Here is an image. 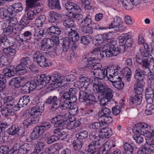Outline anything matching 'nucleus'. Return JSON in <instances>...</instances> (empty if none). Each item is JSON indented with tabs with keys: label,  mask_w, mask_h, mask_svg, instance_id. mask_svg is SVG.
Returning a JSON list of instances; mask_svg holds the SVG:
<instances>
[{
	"label": "nucleus",
	"mask_w": 154,
	"mask_h": 154,
	"mask_svg": "<svg viewBox=\"0 0 154 154\" xmlns=\"http://www.w3.org/2000/svg\"><path fill=\"white\" fill-rule=\"evenodd\" d=\"M30 149V145L27 143H24L20 146L17 152V154H27Z\"/></svg>",
	"instance_id": "nucleus-27"
},
{
	"label": "nucleus",
	"mask_w": 154,
	"mask_h": 154,
	"mask_svg": "<svg viewBox=\"0 0 154 154\" xmlns=\"http://www.w3.org/2000/svg\"><path fill=\"white\" fill-rule=\"evenodd\" d=\"M124 154H133L134 148L133 146L128 143L124 145Z\"/></svg>",
	"instance_id": "nucleus-39"
},
{
	"label": "nucleus",
	"mask_w": 154,
	"mask_h": 154,
	"mask_svg": "<svg viewBox=\"0 0 154 154\" xmlns=\"http://www.w3.org/2000/svg\"><path fill=\"white\" fill-rule=\"evenodd\" d=\"M111 33H104L102 36H101V38H103L104 43H106V45L108 44L111 45L112 42V37L111 35Z\"/></svg>",
	"instance_id": "nucleus-44"
},
{
	"label": "nucleus",
	"mask_w": 154,
	"mask_h": 154,
	"mask_svg": "<svg viewBox=\"0 0 154 154\" xmlns=\"http://www.w3.org/2000/svg\"><path fill=\"white\" fill-rule=\"evenodd\" d=\"M60 137V136L59 137L55 135L48 136L46 137V142L48 144L51 143L54 141L58 140Z\"/></svg>",
	"instance_id": "nucleus-60"
},
{
	"label": "nucleus",
	"mask_w": 154,
	"mask_h": 154,
	"mask_svg": "<svg viewBox=\"0 0 154 154\" xmlns=\"http://www.w3.org/2000/svg\"><path fill=\"white\" fill-rule=\"evenodd\" d=\"M78 149H80L83 146V140H79V139L83 140L87 137V132L83 131L78 133Z\"/></svg>",
	"instance_id": "nucleus-29"
},
{
	"label": "nucleus",
	"mask_w": 154,
	"mask_h": 154,
	"mask_svg": "<svg viewBox=\"0 0 154 154\" xmlns=\"http://www.w3.org/2000/svg\"><path fill=\"white\" fill-rule=\"evenodd\" d=\"M30 100L29 97L28 96H24L22 98L20 99L18 101L19 105L22 107L26 106L29 102Z\"/></svg>",
	"instance_id": "nucleus-46"
},
{
	"label": "nucleus",
	"mask_w": 154,
	"mask_h": 154,
	"mask_svg": "<svg viewBox=\"0 0 154 154\" xmlns=\"http://www.w3.org/2000/svg\"><path fill=\"white\" fill-rule=\"evenodd\" d=\"M141 96L137 95H135L131 99V100L130 102V104H135L136 105L140 104L141 103Z\"/></svg>",
	"instance_id": "nucleus-56"
},
{
	"label": "nucleus",
	"mask_w": 154,
	"mask_h": 154,
	"mask_svg": "<svg viewBox=\"0 0 154 154\" xmlns=\"http://www.w3.org/2000/svg\"><path fill=\"white\" fill-rule=\"evenodd\" d=\"M44 33V29L41 28L37 30L35 33L34 34V36L35 39L38 40H39L43 37Z\"/></svg>",
	"instance_id": "nucleus-53"
},
{
	"label": "nucleus",
	"mask_w": 154,
	"mask_h": 154,
	"mask_svg": "<svg viewBox=\"0 0 154 154\" xmlns=\"http://www.w3.org/2000/svg\"><path fill=\"white\" fill-rule=\"evenodd\" d=\"M61 33L60 29L57 26H52L47 29L45 35L52 37V39L48 38V49L53 47L55 45H57L59 44L60 42L58 36Z\"/></svg>",
	"instance_id": "nucleus-2"
},
{
	"label": "nucleus",
	"mask_w": 154,
	"mask_h": 154,
	"mask_svg": "<svg viewBox=\"0 0 154 154\" xmlns=\"http://www.w3.org/2000/svg\"><path fill=\"white\" fill-rule=\"evenodd\" d=\"M112 148L111 145L109 143H105L103 146V149L100 154H110V150Z\"/></svg>",
	"instance_id": "nucleus-55"
},
{
	"label": "nucleus",
	"mask_w": 154,
	"mask_h": 154,
	"mask_svg": "<svg viewBox=\"0 0 154 154\" xmlns=\"http://www.w3.org/2000/svg\"><path fill=\"white\" fill-rule=\"evenodd\" d=\"M61 103L60 98H58L56 96H50L46 101V103L48 104H52L51 109L55 110L59 108L60 106Z\"/></svg>",
	"instance_id": "nucleus-8"
},
{
	"label": "nucleus",
	"mask_w": 154,
	"mask_h": 154,
	"mask_svg": "<svg viewBox=\"0 0 154 154\" xmlns=\"http://www.w3.org/2000/svg\"><path fill=\"white\" fill-rule=\"evenodd\" d=\"M14 38L5 36H0V47L4 48L5 47L11 46L13 44Z\"/></svg>",
	"instance_id": "nucleus-12"
},
{
	"label": "nucleus",
	"mask_w": 154,
	"mask_h": 154,
	"mask_svg": "<svg viewBox=\"0 0 154 154\" xmlns=\"http://www.w3.org/2000/svg\"><path fill=\"white\" fill-rule=\"evenodd\" d=\"M91 21V17L90 15H88L85 19L81 20V22H79V25L81 27L89 26L90 24H92Z\"/></svg>",
	"instance_id": "nucleus-37"
},
{
	"label": "nucleus",
	"mask_w": 154,
	"mask_h": 154,
	"mask_svg": "<svg viewBox=\"0 0 154 154\" xmlns=\"http://www.w3.org/2000/svg\"><path fill=\"white\" fill-rule=\"evenodd\" d=\"M119 81H116L115 80H112V82H111L112 83V85L116 88L119 90L122 89L124 85L123 82L121 80V79H120Z\"/></svg>",
	"instance_id": "nucleus-43"
},
{
	"label": "nucleus",
	"mask_w": 154,
	"mask_h": 154,
	"mask_svg": "<svg viewBox=\"0 0 154 154\" xmlns=\"http://www.w3.org/2000/svg\"><path fill=\"white\" fill-rule=\"evenodd\" d=\"M79 78V80L78 81V87L79 89L82 88L81 90L79 89V92L82 89H83V91H85V93L87 92V89H85V88H82L85 85V83L88 82L89 81V79L88 78L83 75H79L78 76ZM80 92H79V93Z\"/></svg>",
	"instance_id": "nucleus-20"
},
{
	"label": "nucleus",
	"mask_w": 154,
	"mask_h": 154,
	"mask_svg": "<svg viewBox=\"0 0 154 154\" xmlns=\"http://www.w3.org/2000/svg\"><path fill=\"white\" fill-rule=\"evenodd\" d=\"M1 112L2 116L5 117L8 116L10 115L14 116L16 115L14 112L12 111L11 108L8 107L3 108Z\"/></svg>",
	"instance_id": "nucleus-36"
},
{
	"label": "nucleus",
	"mask_w": 154,
	"mask_h": 154,
	"mask_svg": "<svg viewBox=\"0 0 154 154\" xmlns=\"http://www.w3.org/2000/svg\"><path fill=\"white\" fill-rule=\"evenodd\" d=\"M70 17L65 20L63 23L64 26L66 28H70L71 27L74 28V21L73 19H72V17Z\"/></svg>",
	"instance_id": "nucleus-49"
},
{
	"label": "nucleus",
	"mask_w": 154,
	"mask_h": 154,
	"mask_svg": "<svg viewBox=\"0 0 154 154\" xmlns=\"http://www.w3.org/2000/svg\"><path fill=\"white\" fill-rule=\"evenodd\" d=\"M106 69H100L99 67L94 69L93 71V74L95 77L100 79H104L107 74L106 73Z\"/></svg>",
	"instance_id": "nucleus-15"
},
{
	"label": "nucleus",
	"mask_w": 154,
	"mask_h": 154,
	"mask_svg": "<svg viewBox=\"0 0 154 154\" xmlns=\"http://www.w3.org/2000/svg\"><path fill=\"white\" fill-rule=\"evenodd\" d=\"M39 81L41 85H42V88L45 86L46 85L50 83L51 79V76L46 75L45 74H42L37 78Z\"/></svg>",
	"instance_id": "nucleus-24"
},
{
	"label": "nucleus",
	"mask_w": 154,
	"mask_h": 154,
	"mask_svg": "<svg viewBox=\"0 0 154 154\" xmlns=\"http://www.w3.org/2000/svg\"><path fill=\"white\" fill-rule=\"evenodd\" d=\"M29 83V87L32 91L35 89H36V90H39L42 88V85L40 84L39 81L38 80L37 78L36 79L31 81Z\"/></svg>",
	"instance_id": "nucleus-26"
},
{
	"label": "nucleus",
	"mask_w": 154,
	"mask_h": 154,
	"mask_svg": "<svg viewBox=\"0 0 154 154\" xmlns=\"http://www.w3.org/2000/svg\"><path fill=\"white\" fill-rule=\"evenodd\" d=\"M47 54L42 51H36L35 52L34 58L40 66L42 67H46L49 65L47 60Z\"/></svg>",
	"instance_id": "nucleus-6"
},
{
	"label": "nucleus",
	"mask_w": 154,
	"mask_h": 154,
	"mask_svg": "<svg viewBox=\"0 0 154 154\" xmlns=\"http://www.w3.org/2000/svg\"><path fill=\"white\" fill-rule=\"evenodd\" d=\"M3 101L5 106L6 107H8L10 108L14 105V102L13 97L11 96L4 97Z\"/></svg>",
	"instance_id": "nucleus-34"
},
{
	"label": "nucleus",
	"mask_w": 154,
	"mask_h": 154,
	"mask_svg": "<svg viewBox=\"0 0 154 154\" xmlns=\"http://www.w3.org/2000/svg\"><path fill=\"white\" fill-rule=\"evenodd\" d=\"M68 36L69 39L71 40L72 46L71 47V50L74 51L77 48L76 45V42L77 40V32H70L69 33Z\"/></svg>",
	"instance_id": "nucleus-22"
},
{
	"label": "nucleus",
	"mask_w": 154,
	"mask_h": 154,
	"mask_svg": "<svg viewBox=\"0 0 154 154\" xmlns=\"http://www.w3.org/2000/svg\"><path fill=\"white\" fill-rule=\"evenodd\" d=\"M70 39L68 38H65L63 42V50L65 52H66L69 48L70 44Z\"/></svg>",
	"instance_id": "nucleus-62"
},
{
	"label": "nucleus",
	"mask_w": 154,
	"mask_h": 154,
	"mask_svg": "<svg viewBox=\"0 0 154 154\" xmlns=\"http://www.w3.org/2000/svg\"><path fill=\"white\" fill-rule=\"evenodd\" d=\"M21 79L20 77L14 78L10 80L9 85L10 86H14L15 88H18L21 86Z\"/></svg>",
	"instance_id": "nucleus-33"
},
{
	"label": "nucleus",
	"mask_w": 154,
	"mask_h": 154,
	"mask_svg": "<svg viewBox=\"0 0 154 154\" xmlns=\"http://www.w3.org/2000/svg\"><path fill=\"white\" fill-rule=\"evenodd\" d=\"M23 9V5L20 2L13 4L8 8L9 11H11L13 14L15 13H18L22 11Z\"/></svg>",
	"instance_id": "nucleus-21"
},
{
	"label": "nucleus",
	"mask_w": 154,
	"mask_h": 154,
	"mask_svg": "<svg viewBox=\"0 0 154 154\" xmlns=\"http://www.w3.org/2000/svg\"><path fill=\"white\" fill-rule=\"evenodd\" d=\"M104 45H102L100 46V47H97L93 49L91 51V53L92 54V57H88L87 58L88 62L89 63L91 62L95 61L98 60V55L99 53L101 51H104L103 49Z\"/></svg>",
	"instance_id": "nucleus-14"
},
{
	"label": "nucleus",
	"mask_w": 154,
	"mask_h": 154,
	"mask_svg": "<svg viewBox=\"0 0 154 154\" xmlns=\"http://www.w3.org/2000/svg\"><path fill=\"white\" fill-rule=\"evenodd\" d=\"M38 122V119H32V118H28L24 120L23 122V125L28 127V126L31 125L32 124H34Z\"/></svg>",
	"instance_id": "nucleus-40"
},
{
	"label": "nucleus",
	"mask_w": 154,
	"mask_h": 154,
	"mask_svg": "<svg viewBox=\"0 0 154 154\" xmlns=\"http://www.w3.org/2000/svg\"><path fill=\"white\" fill-rule=\"evenodd\" d=\"M111 111L109 109L106 107H103L101 110L98 113L99 117L111 115Z\"/></svg>",
	"instance_id": "nucleus-51"
},
{
	"label": "nucleus",
	"mask_w": 154,
	"mask_h": 154,
	"mask_svg": "<svg viewBox=\"0 0 154 154\" xmlns=\"http://www.w3.org/2000/svg\"><path fill=\"white\" fill-rule=\"evenodd\" d=\"M123 23L121 18L117 16L115 17L114 18L113 21L109 25L108 28L109 29L116 28L118 26H119Z\"/></svg>",
	"instance_id": "nucleus-31"
},
{
	"label": "nucleus",
	"mask_w": 154,
	"mask_h": 154,
	"mask_svg": "<svg viewBox=\"0 0 154 154\" xmlns=\"http://www.w3.org/2000/svg\"><path fill=\"white\" fill-rule=\"evenodd\" d=\"M150 153V151L148 148L144 146L140 148L137 152L138 154H149Z\"/></svg>",
	"instance_id": "nucleus-64"
},
{
	"label": "nucleus",
	"mask_w": 154,
	"mask_h": 154,
	"mask_svg": "<svg viewBox=\"0 0 154 154\" xmlns=\"http://www.w3.org/2000/svg\"><path fill=\"white\" fill-rule=\"evenodd\" d=\"M83 89L80 92L79 101L81 102H83L86 106L91 108L94 107V104L98 101L100 102L101 105L105 106L106 105L110 100V99L102 95H96L95 97L94 95L85 93Z\"/></svg>",
	"instance_id": "nucleus-1"
},
{
	"label": "nucleus",
	"mask_w": 154,
	"mask_h": 154,
	"mask_svg": "<svg viewBox=\"0 0 154 154\" xmlns=\"http://www.w3.org/2000/svg\"><path fill=\"white\" fill-rule=\"evenodd\" d=\"M48 5L49 8L51 9H61L59 0H48Z\"/></svg>",
	"instance_id": "nucleus-28"
},
{
	"label": "nucleus",
	"mask_w": 154,
	"mask_h": 154,
	"mask_svg": "<svg viewBox=\"0 0 154 154\" xmlns=\"http://www.w3.org/2000/svg\"><path fill=\"white\" fill-rule=\"evenodd\" d=\"M106 74H107L106 77L110 82H112V80H115V79H117L116 77L119 73V69H115L114 67H107L106 69Z\"/></svg>",
	"instance_id": "nucleus-10"
},
{
	"label": "nucleus",
	"mask_w": 154,
	"mask_h": 154,
	"mask_svg": "<svg viewBox=\"0 0 154 154\" xmlns=\"http://www.w3.org/2000/svg\"><path fill=\"white\" fill-rule=\"evenodd\" d=\"M79 4H81L82 6V5L84 7L85 9L89 10L92 8L91 6L90 5L91 1L90 0H79Z\"/></svg>",
	"instance_id": "nucleus-48"
},
{
	"label": "nucleus",
	"mask_w": 154,
	"mask_h": 154,
	"mask_svg": "<svg viewBox=\"0 0 154 154\" xmlns=\"http://www.w3.org/2000/svg\"><path fill=\"white\" fill-rule=\"evenodd\" d=\"M51 126V125L48 122H43L41 123L40 125L37 126V127L43 134L46 130L50 128Z\"/></svg>",
	"instance_id": "nucleus-35"
},
{
	"label": "nucleus",
	"mask_w": 154,
	"mask_h": 154,
	"mask_svg": "<svg viewBox=\"0 0 154 154\" xmlns=\"http://www.w3.org/2000/svg\"><path fill=\"white\" fill-rule=\"evenodd\" d=\"M38 14L36 10H29L27 13V17L29 20H32L35 18Z\"/></svg>",
	"instance_id": "nucleus-63"
},
{
	"label": "nucleus",
	"mask_w": 154,
	"mask_h": 154,
	"mask_svg": "<svg viewBox=\"0 0 154 154\" xmlns=\"http://www.w3.org/2000/svg\"><path fill=\"white\" fill-rule=\"evenodd\" d=\"M104 50L105 54L107 57L116 56L119 55L121 52L124 53L122 46L119 48L112 45L106 44L104 45Z\"/></svg>",
	"instance_id": "nucleus-5"
},
{
	"label": "nucleus",
	"mask_w": 154,
	"mask_h": 154,
	"mask_svg": "<svg viewBox=\"0 0 154 154\" xmlns=\"http://www.w3.org/2000/svg\"><path fill=\"white\" fill-rule=\"evenodd\" d=\"M43 134L36 126L34 128L32 132L30 134L29 138L31 139L35 140L39 138L40 136L42 135Z\"/></svg>",
	"instance_id": "nucleus-30"
},
{
	"label": "nucleus",
	"mask_w": 154,
	"mask_h": 154,
	"mask_svg": "<svg viewBox=\"0 0 154 154\" xmlns=\"http://www.w3.org/2000/svg\"><path fill=\"white\" fill-rule=\"evenodd\" d=\"M15 67L12 65L7 66L3 71V74H0V81L6 82L5 77H11L14 75Z\"/></svg>",
	"instance_id": "nucleus-7"
},
{
	"label": "nucleus",
	"mask_w": 154,
	"mask_h": 154,
	"mask_svg": "<svg viewBox=\"0 0 154 154\" xmlns=\"http://www.w3.org/2000/svg\"><path fill=\"white\" fill-rule=\"evenodd\" d=\"M20 128L17 125H13L8 128V133L10 135H15L20 131Z\"/></svg>",
	"instance_id": "nucleus-38"
},
{
	"label": "nucleus",
	"mask_w": 154,
	"mask_h": 154,
	"mask_svg": "<svg viewBox=\"0 0 154 154\" xmlns=\"http://www.w3.org/2000/svg\"><path fill=\"white\" fill-rule=\"evenodd\" d=\"M49 21L51 23L54 22L62 17V14L54 11H51L49 12Z\"/></svg>",
	"instance_id": "nucleus-32"
},
{
	"label": "nucleus",
	"mask_w": 154,
	"mask_h": 154,
	"mask_svg": "<svg viewBox=\"0 0 154 154\" xmlns=\"http://www.w3.org/2000/svg\"><path fill=\"white\" fill-rule=\"evenodd\" d=\"M68 115L67 118L69 119L67 120H66L67 122L66 124H65L64 126H66V128L68 129H73L77 127V123L75 121L76 118L74 116H72V117H69L70 116L69 115V113H67L65 115V116Z\"/></svg>",
	"instance_id": "nucleus-13"
},
{
	"label": "nucleus",
	"mask_w": 154,
	"mask_h": 154,
	"mask_svg": "<svg viewBox=\"0 0 154 154\" xmlns=\"http://www.w3.org/2000/svg\"><path fill=\"white\" fill-rule=\"evenodd\" d=\"M142 73V72L139 68L136 70L134 78L137 80V83L134 86L135 93L136 95L141 96V93L143 91L142 88L143 85L142 84L143 80Z\"/></svg>",
	"instance_id": "nucleus-3"
},
{
	"label": "nucleus",
	"mask_w": 154,
	"mask_h": 154,
	"mask_svg": "<svg viewBox=\"0 0 154 154\" xmlns=\"http://www.w3.org/2000/svg\"><path fill=\"white\" fill-rule=\"evenodd\" d=\"M44 110V107L43 106H36L31 108L30 112V116L32 117V119H38V122L39 121L38 117L40 116Z\"/></svg>",
	"instance_id": "nucleus-11"
},
{
	"label": "nucleus",
	"mask_w": 154,
	"mask_h": 154,
	"mask_svg": "<svg viewBox=\"0 0 154 154\" xmlns=\"http://www.w3.org/2000/svg\"><path fill=\"white\" fill-rule=\"evenodd\" d=\"M2 52L7 54V57L8 59L7 60L8 62L10 63L11 62L13 57L15 54L16 50L14 48H13L11 47H5L3 49Z\"/></svg>",
	"instance_id": "nucleus-18"
},
{
	"label": "nucleus",
	"mask_w": 154,
	"mask_h": 154,
	"mask_svg": "<svg viewBox=\"0 0 154 154\" xmlns=\"http://www.w3.org/2000/svg\"><path fill=\"white\" fill-rule=\"evenodd\" d=\"M32 36L31 32L29 31H26L22 34L18 35L16 37L17 42L20 44L23 42L31 39Z\"/></svg>",
	"instance_id": "nucleus-16"
},
{
	"label": "nucleus",
	"mask_w": 154,
	"mask_h": 154,
	"mask_svg": "<svg viewBox=\"0 0 154 154\" xmlns=\"http://www.w3.org/2000/svg\"><path fill=\"white\" fill-rule=\"evenodd\" d=\"M151 128L150 126L145 123H138L134 126L133 131L135 134L147 137V134L149 135V131Z\"/></svg>",
	"instance_id": "nucleus-4"
},
{
	"label": "nucleus",
	"mask_w": 154,
	"mask_h": 154,
	"mask_svg": "<svg viewBox=\"0 0 154 154\" xmlns=\"http://www.w3.org/2000/svg\"><path fill=\"white\" fill-rule=\"evenodd\" d=\"M89 137L90 139L93 140V141L97 142L99 140L100 138L96 131L91 132L89 134Z\"/></svg>",
	"instance_id": "nucleus-52"
},
{
	"label": "nucleus",
	"mask_w": 154,
	"mask_h": 154,
	"mask_svg": "<svg viewBox=\"0 0 154 154\" xmlns=\"http://www.w3.org/2000/svg\"><path fill=\"white\" fill-rule=\"evenodd\" d=\"M133 40L132 38V36L129 38L128 40H126L124 42L125 45H122V48L123 50V53H128L132 51L133 45Z\"/></svg>",
	"instance_id": "nucleus-17"
},
{
	"label": "nucleus",
	"mask_w": 154,
	"mask_h": 154,
	"mask_svg": "<svg viewBox=\"0 0 154 154\" xmlns=\"http://www.w3.org/2000/svg\"><path fill=\"white\" fill-rule=\"evenodd\" d=\"M131 35L128 34V33H124L122 34L119 38V42L120 45H122L124 44V42H126V40L131 37Z\"/></svg>",
	"instance_id": "nucleus-50"
},
{
	"label": "nucleus",
	"mask_w": 154,
	"mask_h": 154,
	"mask_svg": "<svg viewBox=\"0 0 154 154\" xmlns=\"http://www.w3.org/2000/svg\"><path fill=\"white\" fill-rule=\"evenodd\" d=\"M46 16L42 15L39 16L35 20V24L38 27H41L44 23L46 20Z\"/></svg>",
	"instance_id": "nucleus-45"
},
{
	"label": "nucleus",
	"mask_w": 154,
	"mask_h": 154,
	"mask_svg": "<svg viewBox=\"0 0 154 154\" xmlns=\"http://www.w3.org/2000/svg\"><path fill=\"white\" fill-rule=\"evenodd\" d=\"M3 15L2 18L5 21H9L11 18L13 14L11 11H9L8 8L3 11L2 12Z\"/></svg>",
	"instance_id": "nucleus-42"
},
{
	"label": "nucleus",
	"mask_w": 154,
	"mask_h": 154,
	"mask_svg": "<svg viewBox=\"0 0 154 154\" xmlns=\"http://www.w3.org/2000/svg\"><path fill=\"white\" fill-rule=\"evenodd\" d=\"M112 130L111 128L106 127L101 129L99 133V136L102 139L109 138L112 135Z\"/></svg>",
	"instance_id": "nucleus-19"
},
{
	"label": "nucleus",
	"mask_w": 154,
	"mask_h": 154,
	"mask_svg": "<svg viewBox=\"0 0 154 154\" xmlns=\"http://www.w3.org/2000/svg\"><path fill=\"white\" fill-rule=\"evenodd\" d=\"M145 110V113L147 115H149L154 114V105H147Z\"/></svg>",
	"instance_id": "nucleus-58"
},
{
	"label": "nucleus",
	"mask_w": 154,
	"mask_h": 154,
	"mask_svg": "<svg viewBox=\"0 0 154 154\" xmlns=\"http://www.w3.org/2000/svg\"><path fill=\"white\" fill-rule=\"evenodd\" d=\"M23 65L20 63L15 68L16 72L20 74V75L23 74L26 72V70L25 68L23 66Z\"/></svg>",
	"instance_id": "nucleus-57"
},
{
	"label": "nucleus",
	"mask_w": 154,
	"mask_h": 154,
	"mask_svg": "<svg viewBox=\"0 0 154 154\" xmlns=\"http://www.w3.org/2000/svg\"><path fill=\"white\" fill-rule=\"evenodd\" d=\"M107 87L101 84L98 85L94 83L93 85L92 89L94 92L93 93V94L94 95V93H96L97 94V95H99V93L100 92L103 94L105 91L106 88H107Z\"/></svg>",
	"instance_id": "nucleus-23"
},
{
	"label": "nucleus",
	"mask_w": 154,
	"mask_h": 154,
	"mask_svg": "<svg viewBox=\"0 0 154 154\" xmlns=\"http://www.w3.org/2000/svg\"><path fill=\"white\" fill-rule=\"evenodd\" d=\"M65 7L69 12L68 14L69 17H75L77 15V5L71 2H67L65 5Z\"/></svg>",
	"instance_id": "nucleus-9"
},
{
	"label": "nucleus",
	"mask_w": 154,
	"mask_h": 154,
	"mask_svg": "<svg viewBox=\"0 0 154 154\" xmlns=\"http://www.w3.org/2000/svg\"><path fill=\"white\" fill-rule=\"evenodd\" d=\"M53 77L54 79L51 84V85H54L55 87H56V86L57 85L59 87H60L62 85H61L62 77L60 74L55 73L53 75Z\"/></svg>",
	"instance_id": "nucleus-25"
},
{
	"label": "nucleus",
	"mask_w": 154,
	"mask_h": 154,
	"mask_svg": "<svg viewBox=\"0 0 154 154\" xmlns=\"http://www.w3.org/2000/svg\"><path fill=\"white\" fill-rule=\"evenodd\" d=\"M31 91L29 87V83H27L24 85L21 88V92L23 94H27L30 93Z\"/></svg>",
	"instance_id": "nucleus-59"
},
{
	"label": "nucleus",
	"mask_w": 154,
	"mask_h": 154,
	"mask_svg": "<svg viewBox=\"0 0 154 154\" xmlns=\"http://www.w3.org/2000/svg\"><path fill=\"white\" fill-rule=\"evenodd\" d=\"M0 153L3 154H12L13 153V150L6 145H3L0 148Z\"/></svg>",
	"instance_id": "nucleus-47"
},
{
	"label": "nucleus",
	"mask_w": 154,
	"mask_h": 154,
	"mask_svg": "<svg viewBox=\"0 0 154 154\" xmlns=\"http://www.w3.org/2000/svg\"><path fill=\"white\" fill-rule=\"evenodd\" d=\"M31 58L28 57H23L20 60V63L23 65L27 66L31 62Z\"/></svg>",
	"instance_id": "nucleus-61"
},
{
	"label": "nucleus",
	"mask_w": 154,
	"mask_h": 154,
	"mask_svg": "<svg viewBox=\"0 0 154 154\" xmlns=\"http://www.w3.org/2000/svg\"><path fill=\"white\" fill-rule=\"evenodd\" d=\"M111 115L99 117L98 120L102 123V124H109L113 121V119L110 116Z\"/></svg>",
	"instance_id": "nucleus-41"
},
{
	"label": "nucleus",
	"mask_w": 154,
	"mask_h": 154,
	"mask_svg": "<svg viewBox=\"0 0 154 154\" xmlns=\"http://www.w3.org/2000/svg\"><path fill=\"white\" fill-rule=\"evenodd\" d=\"M30 20L25 16H23L20 22V23L24 28L30 25Z\"/></svg>",
	"instance_id": "nucleus-54"
}]
</instances>
